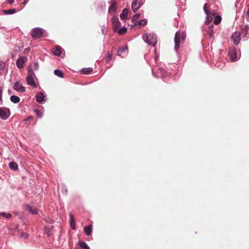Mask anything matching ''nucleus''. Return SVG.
<instances>
[{"instance_id":"obj_46","label":"nucleus","mask_w":249,"mask_h":249,"mask_svg":"<svg viewBox=\"0 0 249 249\" xmlns=\"http://www.w3.org/2000/svg\"><path fill=\"white\" fill-rule=\"evenodd\" d=\"M21 236L22 237H24L25 238H27L29 236V234L28 233H26V232H23V233H21Z\"/></svg>"},{"instance_id":"obj_19","label":"nucleus","mask_w":249,"mask_h":249,"mask_svg":"<svg viewBox=\"0 0 249 249\" xmlns=\"http://www.w3.org/2000/svg\"><path fill=\"white\" fill-rule=\"evenodd\" d=\"M25 63V58L23 57H19L16 62L17 66L19 69H21L23 67V64Z\"/></svg>"},{"instance_id":"obj_48","label":"nucleus","mask_w":249,"mask_h":249,"mask_svg":"<svg viewBox=\"0 0 249 249\" xmlns=\"http://www.w3.org/2000/svg\"><path fill=\"white\" fill-rule=\"evenodd\" d=\"M112 59V55L111 54H108L107 57V61L108 62Z\"/></svg>"},{"instance_id":"obj_50","label":"nucleus","mask_w":249,"mask_h":249,"mask_svg":"<svg viewBox=\"0 0 249 249\" xmlns=\"http://www.w3.org/2000/svg\"><path fill=\"white\" fill-rule=\"evenodd\" d=\"M15 0H7V2L10 4H12L14 2Z\"/></svg>"},{"instance_id":"obj_8","label":"nucleus","mask_w":249,"mask_h":249,"mask_svg":"<svg viewBox=\"0 0 249 249\" xmlns=\"http://www.w3.org/2000/svg\"><path fill=\"white\" fill-rule=\"evenodd\" d=\"M152 73L153 75L157 77L165 78L169 75V73L165 71L163 69L160 68H159L157 72L155 74L154 70L153 68H152Z\"/></svg>"},{"instance_id":"obj_6","label":"nucleus","mask_w":249,"mask_h":249,"mask_svg":"<svg viewBox=\"0 0 249 249\" xmlns=\"http://www.w3.org/2000/svg\"><path fill=\"white\" fill-rule=\"evenodd\" d=\"M10 109L6 107H0V119L6 120L10 116Z\"/></svg>"},{"instance_id":"obj_55","label":"nucleus","mask_w":249,"mask_h":249,"mask_svg":"<svg viewBox=\"0 0 249 249\" xmlns=\"http://www.w3.org/2000/svg\"><path fill=\"white\" fill-rule=\"evenodd\" d=\"M8 93L9 94H12V91H11V90L10 89H9L8 90Z\"/></svg>"},{"instance_id":"obj_4","label":"nucleus","mask_w":249,"mask_h":249,"mask_svg":"<svg viewBox=\"0 0 249 249\" xmlns=\"http://www.w3.org/2000/svg\"><path fill=\"white\" fill-rule=\"evenodd\" d=\"M46 31L40 27H35L32 29L31 35L33 38H39L41 37Z\"/></svg>"},{"instance_id":"obj_11","label":"nucleus","mask_w":249,"mask_h":249,"mask_svg":"<svg viewBox=\"0 0 249 249\" xmlns=\"http://www.w3.org/2000/svg\"><path fill=\"white\" fill-rule=\"evenodd\" d=\"M13 89L18 92H24L26 89L19 81L16 82L13 86Z\"/></svg>"},{"instance_id":"obj_33","label":"nucleus","mask_w":249,"mask_h":249,"mask_svg":"<svg viewBox=\"0 0 249 249\" xmlns=\"http://www.w3.org/2000/svg\"><path fill=\"white\" fill-rule=\"evenodd\" d=\"M79 245L83 249H90L89 247L85 242H83V241L79 242Z\"/></svg>"},{"instance_id":"obj_54","label":"nucleus","mask_w":249,"mask_h":249,"mask_svg":"<svg viewBox=\"0 0 249 249\" xmlns=\"http://www.w3.org/2000/svg\"><path fill=\"white\" fill-rule=\"evenodd\" d=\"M29 0H24L23 4L24 5H25L28 2Z\"/></svg>"},{"instance_id":"obj_25","label":"nucleus","mask_w":249,"mask_h":249,"mask_svg":"<svg viewBox=\"0 0 249 249\" xmlns=\"http://www.w3.org/2000/svg\"><path fill=\"white\" fill-rule=\"evenodd\" d=\"M18 11L15 8L10 9L8 10H3L2 13L4 15H12L17 13Z\"/></svg>"},{"instance_id":"obj_44","label":"nucleus","mask_w":249,"mask_h":249,"mask_svg":"<svg viewBox=\"0 0 249 249\" xmlns=\"http://www.w3.org/2000/svg\"><path fill=\"white\" fill-rule=\"evenodd\" d=\"M245 18L248 22H249V9L247 10Z\"/></svg>"},{"instance_id":"obj_22","label":"nucleus","mask_w":249,"mask_h":249,"mask_svg":"<svg viewBox=\"0 0 249 249\" xmlns=\"http://www.w3.org/2000/svg\"><path fill=\"white\" fill-rule=\"evenodd\" d=\"M93 71L92 68H85L81 69L80 72L83 74H89Z\"/></svg>"},{"instance_id":"obj_15","label":"nucleus","mask_w":249,"mask_h":249,"mask_svg":"<svg viewBox=\"0 0 249 249\" xmlns=\"http://www.w3.org/2000/svg\"><path fill=\"white\" fill-rule=\"evenodd\" d=\"M44 92L40 91L36 96V99L37 103L39 104H43L44 101L45 95Z\"/></svg>"},{"instance_id":"obj_1","label":"nucleus","mask_w":249,"mask_h":249,"mask_svg":"<svg viewBox=\"0 0 249 249\" xmlns=\"http://www.w3.org/2000/svg\"><path fill=\"white\" fill-rule=\"evenodd\" d=\"M142 38L145 43L152 46H155L158 43L157 36L154 33H144Z\"/></svg>"},{"instance_id":"obj_39","label":"nucleus","mask_w":249,"mask_h":249,"mask_svg":"<svg viewBox=\"0 0 249 249\" xmlns=\"http://www.w3.org/2000/svg\"><path fill=\"white\" fill-rule=\"evenodd\" d=\"M33 118V117L32 116H30L29 117H28L27 118L24 119L23 120V122L25 123V124H27V122L28 121H29L31 120H32Z\"/></svg>"},{"instance_id":"obj_42","label":"nucleus","mask_w":249,"mask_h":249,"mask_svg":"<svg viewBox=\"0 0 249 249\" xmlns=\"http://www.w3.org/2000/svg\"><path fill=\"white\" fill-rule=\"evenodd\" d=\"M135 1H136L138 4V8H140L143 4L142 0H135Z\"/></svg>"},{"instance_id":"obj_7","label":"nucleus","mask_w":249,"mask_h":249,"mask_svg":"<svg viewBox=\"0 0 249 249\" xmlns=\"http://www.w3.org/2000/svg\"><path fill=\"white\" fill-rule=\"evenodd\" d=\"M240 33L245 40H248L249 38V25H242Z\"/></svg>"},{"instance_id":"obj_36","label":"nucleus","mask_w":249,"mask_h":249,"mask_svg":"<svg viewBox=\"0 0 249 249\" xmlns=\"http://www.w3.org/2000/svg\"><path fill=\"white\" fill-rule=\"evenodd\" d=\"M5 66V63L4 61H0V71H4Z\"/></svg>"},{"instance_id":"obj_35","label":"nucleus","mask_w":249,"mask_h":249,"mask_svg":"<svg viewBox=\"0 0 249 249\" xmlns=\"http://www.w3.org/2000/svg\"><path fill=\"white\" fill-rule=\"evenodd\" d=\"M34 111L38 118H41L42 117L43 113L41 110L39 109H35Z\"/></svg>"},{"instance_id":"obj_5","label":"nucleus","mask_w":249,"mask_h":249,"mask_svg":"<svg viewBox=\"0 0 249 249\" xmlns=\"http://www.w3.org/2000/svg\"><path fill=\"white\" fill-rule=\"evenodd\" d=\"M180 39L184 40L185 39V36L180 33L178 31H177L174 38L175 42V50L177 52L178 49L179 48Z\"/></svg>"},{"instance_id":"obj_51","label":"nucleus","mask_w":249,"mask_h":249,"mask_svg":"<svg viewBox=\"0 0 249 249\" xmlns=\"http://www.w3.org/2000/svg\"><path fill=\"white\" fill-rule=\"evenodd\" d=\"M158 58H159V56H158V55H157V54H156V55H155V58H154V60H155V61L156 62H157L158 59Z\"/></svg>"},{"instance_id":"obj_9","label":"nucleus","mask_w":249,"mask_h":249,"mask_svg":"<svg viewBox=\"0 0 249 249\" xmlns=\"http://www.w3.org/2000/svg\"><path fill=\"white\" fill-rule=\"evenodd\" d=\"M241 34L238 32H234L231 36V38L233 44L238 45L241 40Z\"/></svg>"},{"instance_id":"obj_49","label":"nucleus","mask_w":249,"mask_h":249,"mask_svg":"<svg viewBox=\"0 0 249 249\" xmlns=\"http://www.w3.org/2000/svg\"><path fill=\"white\" fill-rule=\"evenodd\" d=\"M11 216H12V215L11 213H6V216H5L4 217L6 219H9L11 217Z\"/></svg>"},{"instance_id":"obj_17","label":"nucleus","mask_w":249,"mask_h":249,"mask_svg":"<svg viewBox=\"0 0 249 249\" xmlns=\"http://www.w3.org/2000/svg\"><path fill=\"white\" fill-rule=\"evenodd\" d=\"M133 22V24L131 26V27L136 26L138 25L144 26L147 24V20L146 18H144L141 20H136Z\"/></svg>"},{"instance_id":"obj_32","label":"nucleus","mask_w":249,"mask_h":249,"mask_svg":"<svg viewBox=\"0 0 249 249\" xmlns=\"http://www.w3.org/2000/svg\"><path fill=\"white\" fill-rule=\"evenodd\" d=\"M127 30V28L125 26H124L120 29L118 28L116 32L118 33L119 35H122L125 34Z\"/></svg>"},{"instance_id":"obj_53","label":"nucleus","mask_w":249,"mask_h":249,"mask_svg":"<svg viewBox=\"0 0 249 249\" xmlns=\"http://www.w3.org/2000/svg\"><path fill=\"white\" fill-rule=\"evenodd\" d=\"M30 50V48H26L25 50H24V53H26V52L29 51Z\"/></svg>"},{"instance_id":"obj_52","label":"nucleus","mask_w":249,"mask_h":249,"mask_svg":"<svg viewBox=\"0 0 249 249\" xmlns=\"http://www.w3.org/2000/svg\"><path fill=\"white\" fill-rule=\"evenodd\" d=\"M2 216L3 217H5V216H6V213L5 212H2V213H0V216Z\"/></svg>"},{"instance_id":"obj_2","label":"nucleus","mask_w":249,"mask_h":249,"mask_svg":"<svg viewBox=\"0 0 249 249\" xmlns=\"http://www.w3.org/2000/svg\"><path fill=\"white\" fill-rule=\"evenodd\" d=\"M28 75L26 77V82L27 84L30 86L36 88L37 87V84L35 83L34 77L35 76V74L33 71V67L32 65H30L28 67Z\"/></svg>"},{"instance_id":"obj_45","label":"nucleus","mask_w":249,"mask_h":249,"mask_svg":"<svg viewBox=\"0 0 249 249\" xmlns=\"http://www.w3.org/2000/svg\"><path fill=\"white\" fill-rule=\"evenodd\" d=\"M70 225L72 230H75L76 229L75 221L70 222Z\"/></svg>"},{"instance_id":"obj_12","label":"nucleus","mask_w":249,"mask_h":249,"mask_svg":"<svg viewBox=\"0 0 249 249\" xmlns=\"http://www.w3.org/2000/svg\"><path fill=\"white\" fill-rule=\"evenodd\" d=\"M111 22L113 24V30L116 32L117 29L121 26V22L117 17L113 16L111 19Z\"/></svg>"},{"instance_id":"obj_28","label":"nucleus","mask_w":249,"mask_h":249,"mask_svg":"<svg viewBox=\"0 0 249 249\" xmlns=\"http://www.w3.org/2000/svg\"><path fill=\"white\" fill-rule=\"evenodd\" d=\"M10 101L14 103L17 104L20 102V98L16 95H12L10 98Z\"/></svg>"},{"instance_id":"obj_31","label":"nucleus","mask_w":249,"mask_h":249,"mask_svg":"<svg viewBox=\"0 0 249 249\" xmlns=\"http://www.w3.org/2000/svg\"><path fill=\"white\" fill-rule=\"evenodd\" d=\"M25 207L26 209L32 214H37L38 213V211L37 209H33L29 205H26Z\"/></svg>"},{"instance_id":"obj_43","label":"nucleus","mask_w":249,"mask_h":249,"mask_svg":"<svg viewBox=\"0 0 249 249\" xmlns=\"http://www.w3.org/2000/svg\"><path fill=\"white\" fill-rule=\"evenodd\" d=\"M2 95V89L0 88V105H2L3 104Z\"/></svg>"},{"instance_id":"obj_34","label":"nucleus","mask_w":249,"mask_h":249,"mask_svg":"<svg viewBox=\"0 0 249 249\" xmlns=\"http://www.w3.org/2000/svg\"><path fill=\"white\" fill-rule=\"evenodd\" d=\"M62 192L65 195H67L68 194V189L65 184H62Z\"/></svg>"},{"instance_id":"obj_14","label":"nucleus","mask_w":249,"mask_h":249,"mask_svg":"<svg viewBox=\"0 0 249 249\" xmlns=\"http://www.w3.org/2000/svg\"><path fill=\"white\" fill-rule=\"evenodd\" d=\"M206 20H205V23L207 24H210L212 20L213 19V18L214 17L215 15V11H213L212 12H209L208 14H206Z\"/></svg>"},{"instance_id":"obj_47","label":"nucleus","mask_w":249,"mask_h":249,"mask_svg":"<svg viewBox=\"0 0 249 249\" xmlns=\"http://www.w3.org/2000/svg\"><path fill=\"white\" fill-rule=\"evenodd\" d=\"M70 222L75 221L74 216L72 213L70 214Z\"/></svg>"},{"instance_id":"obj_21","label":"nucleus","mask_w":249,"mask_h":249,"mask_svg":"<svg viewBox=\"0 0 249 249\" xmlns=\"http://www.w3.org/2000/svg\"><path fill=\"white\" fill-rule=\"evenodd\" d=\"M213 25L212 24L208 27L207 30L206 32L210 38H213L214 36V32L213 31Z\"/></svg>"},{"instance_id":"obj_41","label":"nucleus","mask_w":249,"mask_h":249,"mask_svg":"<svg viewBox=\"0 0 249 249\" xmlns=\"http://www.w3.org/2000/svg\"><path fill=\"white\" fill-rule=\"evenodd\" d=\"M107 30V28L105 26H103L101 29V33L103 35H105L106 34Z\"/></svg>"},{"instance_id":"obj_38","label":"nucleus","mask_w":249,"mask_h":249,"mask_svg":"<svg viewBox=\"0 0 249 249\" xmlns=\"http://www.w3.org/2000/svg\"><path fill=\"white\" fill-rule=\"evenodd\" d=\"M37 71L39 69V64L38 62H35L34 63V68L33 70Z\"/></svg>"},{"instance_id":"obj_23","label":"nucleus","mask_w":249,"mask_h":249,"mask_svg":"<svg viewBox=\"0 0 249 249\" xmlns=\"http://www.w3.org/2000/svg\"><path fill=\"white\" fill-rule=\"evenodd\" d=\"M144 11L143 10H140V12L138 14H135L133 16L132 18V22H134L137 20L139 18H142L143 17Z\"/></svg>"},{"instance_id":"obj_16","label":"nucleus","mask_w":249,"mask_h":249,"mask_svg":"<svg viewBox=\"0 0 249 249\" xmlns=\"http://www.w3.org/2000/svg\"><path fill=\"white\" fill-rule=\"evenodd\" d=\"M52 52L54 55L59 56L61 55L62 53V48L60 46L56 45L54 47Z\"/></svg>"},{"instance_id":"obj_27","label":"nucleus","mask_w":249,"mask_h":249,"mask_svg":"<svg viewBox=\"0 0 249 249\" xmlns=\"http://www.w3.org/2000/svg\"><path fill=\"white\" fill-rule=\"evenodd\" d=\"M54 74L60 78H63L64 76L63 71L59 69H55L54 71Z\"/></svg>"},{"instance_id":"obj_13","label":"nucleus","mask_w":249,"mask_h":249,"mask_svg":"<svg viewBox=\"0 0 249 249\" xmlns=\"http://www.w3.org/2000/svg\"><path fill=\"white\" fill-rule=\"evenodd\" d=\"M128 47L127 46H123L121 48H119L117 51V55L121 57H124L127 53Z\"/></svg>"},{"instance_id":"obj_37","label":"nucleus","mask_w":249,"mask_h":249,"mask_svg":"<svg viewBox=\"0 0 249 249\" xmlns=\"http://www.w3.org/2000/svg\"><path fill=\"white\" fill-rule=\"evenodd\" d=\"M105 2H100L98 6H97V9H103L104 8H105Z\"/></svg>"},{"instance_id":"obj_10","label":"nucleus","mask_w":249,"mask_h":249,"mask_svg":"<svg viewBox=\"0 0 249 249\" xmlns=\"http://www.w3.org/2000/svg\"><path fill=\"white\" fill-rule=\"evenodd\" d=\"M109 3L110 4V6L108 8V13L110 15H112L117 10L116 1L115 0H110L109 1Z\"/></svg>"},{"instance_id":"obj_29","label":"nucleus","mask_w":249,"mask_h":249,"mask_svg":"<svg viewBox=\"0 0 249 249\" xmlns=\"http://www.w3.org/2000/svg\"><path fill=\"white\" fill-rule=\"evenodd\" d=\"M9 168L13 170H17L18 169V165L15 161H11L9 163Z\"/></svg>"},{"instance_id":"obj_3","label":"nucleus","mask_w":249,"mask_h":249,"mask_svg":"<svg viewBox=\"0 0 249 249\" xmlns=\"http://www.w3.org/2000/svg\"><path fill=\"white\" fill-rule=\"evenodd\" d=\"M228 55L231 62H235L239 59L241 56L240 51L235 48H230L228 52Z\"/></svg>"},{"instance_id":"obj_40","label":"nucleus","mask_w":249,"mask_h":249,"mask_svg":"<svg viewBox=\"0 0 249 249\" xmlns=\"http://www.w3.org/2000/svg\"><path fill=\"white\" fill-rule=\"evenodd\" d=\"M208 4L206 3L204 4L203 6V10L205 14H207L210 12V11L207 9V6Z\"/></svg>"},{"instance_id":"obj_20","label":"nucleus","mask_w":249,"mask_h":249,"mask_svg":"<svg viewBox=\"0 0 249 249\" xmlns=\"http://www.w3.org/2000/svg\"><path fill=\"white\" fill-rule=\"evenodd\" d=\"M128 11L127 8L123 10L122 13L120 15V18L121 20H124L127 18Z\"/></svg>"},{"instance_id":"obj_18","label":"nucleus","mask_w":249,"mask_h":249,"mask_svg":"<svg viewBox=\"0 0 249 249\" xmlns=\"http://www.w3.org/2000/svg\"><path fill=\"white\" fill-rule=\"evenodd\" d=\"M84 231L87 236L90 235L92 231V225H89L85 226L84 227Z\"/></svg>"},{"instance_id":"obj_30","label":"nucleus","mask_w":249,"mask_h":249,"mask_svg":"<svg viewBox=\"0 0 249 249\" xmlns=\"http://www.w3.org/2000/svg\"><path fill=\"white\" fill-rule=\"evenodd\" d=\"M222 20V17L220 15H217L213 18V23L215 25L219 24Z\"/></svg>"},{"instance_id":"obj_26","label":"nucleus","mask_w":249,"mask_h":249,"mask_svg":"<svg viewBox=\"0 0 249 249\" xmlns=\"http://www.w3.org/2000/svg\"><path fill=\"white\" fill-rule=\"evenodd\" d=\"M131 9L132 11L134 13H136L138 10H139L140 8H138V3L134 0L132 1L131 4Z\"/></svg>"},{"instance_id":"obj_24","label":"nucleus","mask_w":249,"mask_h":249,"mask_svg":"<svg viewBox=\"0 0 249 249\" xmlns=\"http://www.w3.org/2000/svg\"><path fill=\"white\" fill-rule=\"evenodd\" d=\"M54 227L53 226H46L45 227V231L48 237H49L51 234V232L53 231Z\"/></svg>"}]
</instances>
